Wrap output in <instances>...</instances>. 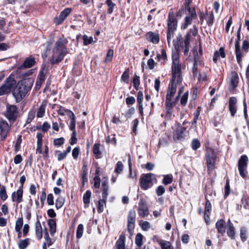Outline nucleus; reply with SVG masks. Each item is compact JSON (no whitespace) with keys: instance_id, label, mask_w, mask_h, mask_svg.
I'll return each mask as SVG.
<instances>
[{"instance_id":"nucleus-1","label":"nucleus","mask_w":249,"mask_h":249,"mask_svg":"<svg viewBox=\"0 0 249 249\" xmlns=\"http://www.w3.org/2000/svg\"><path fill=\"white\" fill-rule=\"evenodd\" d=\"M68 41L66 39L59 38L55 43L52 50V54L50 59L52 64H56L60 63L64 56L68 53L66 47Z\"/></svg>"},{"instance_id":"nucleus-2","label":"nucleus","mask_w":249,"mask_h":249,"mask_svg":"<svg viewBox=\"0 0 249 249\" xmlns=\"http://www.w3.org/2000/svg\"><path fill=\"white\" fill-rule=\"evenodd\" d=\"M173 43L176 51L172 54V79L174 81H182L181 63L179 60V46L174 40Z\"/></svg>"},{"instance_id":"nucleus-3","label":"nucleus","mask_w":249,"mask_h":249,"mask_svg":"<svg viewBox=\"0 0 249 249\" xmlns=\"http://www.w3.org/2000/svg\"><path fill=\"white\" fill-rule=\"evenodd\" d=\"M34 83L33 78L21 80L14 89L13 94L17 100H21L31 90Z\"/></svg>"},{"instance_id":"nucleus-4","label":"nucleus","mask_w":249,"mask_h":249,"mask_svg":"<svg viewBox=\"0 0 249 249\" xmlns=\"http://www.w3.org/2000/svg\"><path fill=\"white\" fill-rule=\"evenodd\" d=\"M154 181H156V178L153 174H142L140 181V187L142 189L146 190L153 186Z\"/></svg>"},{"instance_id":"nucleus-5","label":"nucleus","mask_w":249,"mask_h":249,"mask_svg":"<svg viewBox=\"0 0 249 249\" xmlns=\"http://www.w3.org/2000/svg\"><path fill=\"white\" fill-rule=\"evenodd\" d=\"M206 164L208 170L212 171L215 167L217 156L214 150L212 148H207L206 152Z\"/></svg>"},{"instance_id":"nucleus-6","label":"nucleus","mask_w":249,"mask_h":249,"mask_svg":"<svg viewBox=\"0 0 249 249\" xmlns=\"http://www.w3.org/2000/svg\"><path fill=\"white\" fill-rule=\"evenodd\" d=\"M182 81L171 79V82L169 84L166 96L165 104H173L172 101V97L174 96L177 91V85H179Z\"/></svg>"},{"instance_id":"nucleus-7","label":"nucleus","mask_w":249,"mask_h":249,"mask_svg":"<svg viewBox=\"0 0 249 249\" xmlns=\"http://www.w3.org/2000/svg\"><path fill=\"white\" fill-rule=\"evenodd\" d=\"M249 162V159L246 155L241 156L238 162V168L240 176L245 178L246 177L247 171V168Z\"/></svg>"},{"instance_id":"nucleus-8","label":"nucleus","mask_w":249,"mask_h":249,"mask_svg":"<svg viewBox=\"0 0 249 249\" xmlns=\"http://www.w3.org/2000/svg\"><path fill=\"white\" fill-rule=\"evenodd\" d=\"M15 84L16 81L13 77L7 78L4 84L0 88V96L9 93Z\"/></svg>"},{"instance_id":"nucleus-9","label":"nucleus","mask_w":249,"mask_h":249,"mask_svg":"<svg viewBox=\"0 0 249 249\" xmlns=\"http://www.w3.org/2000/svg\"><path fill=\"white\" fill-rule=\"evenodd\" d=\"M15 84L16 81L13 77L7 78L4 84L0 88V96L9 93Z\"/></svg>"},{"instance_id":"nucleus-10","label":"nucleus","mask_w":249,"mask_h":249,"mask_svg":"<svg viewBox=\"0 0 249 249\" xmlns=\"http://www.w3.org/2000/svg\"><path fill=\"white\" fill-rule=\"evenodd\" d=\"M187 16L184 18V23L182 26V28L186 29L188 26L192 24L193 19L196 18L197 15L195 8H192L190 12H185Z\"/></svg>"},{"instance_id":"nucleus-11","label":"nucleus","mask_w":249,"mask_h":249,"mask_svg":"<svg viewBox=\"0 0 249 249\" xmlns=\"http://www.w3.org/2000/svg\"><path fill=\"white\" fill-rule=\"evenodd\" d=\"M177 24L178 21L175 17L174 13L172 10H170L169 12L167 19L168 31L174 32L177 29Z\"/></svg>"},{"instance_id":"nucleus-12","label":"nucleus","mask_w":249,"mask_h":249,"mask_svg":"<svg viewBox=\"0 0 249 249\" xmlns=\"http://www.w3.org/2000/svg\"><path fill=\"white\" fill-rule=\"evenodd\" d=\"M10 130V126L7 122H0V139L1 141L5 140Z\"/></svg>"},{"instance_id":"nucleus-13","label":"nucleus","mask_w":249,"mask_h":249,"mask_svg":"<svg viewBox=\"0 0 249 249\" xmlns=\"http://www.w3.org/2000/svg\"><path fill=\"white\" fill-rule=\"evenodd\" d=\"M136 221V212L134 210H130L129 212L127 217V228L129 232H132L135 227Z\"/></svg>"},{"instance_id":"nucleus-14","label":"nucleus","mask_w":249,"mask_h":249,"mask_svg":"<svg viewBox=\"0 0 249 249\" xmlns=\"http://www.w3.org/2000/svg\"><path fill=\"white\" fill-rule=\"evenodd\" d=\"M36 63V60L34 57L30 56L27 57L23 63L19 66L17 69V71L19 72L20 71L27 68H30L35 65Z\"/></svg>"},{"instance_id":"nucleus-15","label":"nucleus","mask_w":249,"mask_h":249,"mask_svg":"<svg viewBox=\"0 0 249 249\" xmlns=\"http://www.w3.org/2000/svg\"><path fill=\"white\" fill-rule=\"evenodd\" d=\"M71 12V9L70 8H65L62 11L58 17H56L54 19V22L56 24H61L67 17Z\"/></svg>"},{"instance_id":"nucleus-16","label":"nucleus","mask_w":249,"mask_h":249,"mask_svg":"<svg viewBox=\"0 0 249 249\" xmlns=\"http://www.w3.org/2000/svg\"><path fill=\"white\" fill-rule=\"evenodd\" d=\"M47 71V70L45 68H42L40 71L36 81V84L35 86L36 90H38L40 89L42 83L45 79V75Z\"/></svg>"},{"instance_id":"nucleus-17","label":"nucleus","mask_w":249,"mask_h":249,"mask_svg":"<svg viewBox=\"0 0 249 249\" xmlns=\"http://www.w3.org/2000/svg\"><path fill=\"white\" fill-rule=\"evenodd\" d=\"M138 213L142 217H144L148 215L149 211L145 201L141 199L138 206Z\"/></svg>"},{"instance_id":"nucleus-18","label":"nucleus","mask_w":249,"mask_h":249,"mask_svg":"<svg viewBox=\"0 0 249 249\" xmlns=\"http://www.w3.org/2000/svg\"><path fill=\"white\" fill-rule=\"evenodd\" d=\"M6 117L10 121H15L17 116V108L16 106L11 105L7 107Z\"/></svg>"},{"instance_id":"nucleus-19","label":"nucleus","mask_w":249,"mask_h":249,"mask_svg":"<svg viewBox=\"0 0 249 249\" xmlns=\"http://www.w3.org/2000/svg\"><path fill=\"white\" fill-rule=\"evenodd\" d=\"M23 189L22 187H19L17 191L14 192L12 194V200L13 202H15L18 204L23 201Z\"/></svg>"},{"instance_id":"nucleus-20","label":"nucleus","mask_w":249,"mask_h":249,"mask_svg":"<svg viewBox=\"0 0 249 249\" xmlns=\"http://www.w3.org/2000/svg\"><path fill=\"white\" fill-rule=\"evenodd\" d=\"M187 127H183L180 124L177 125V128L173 132L174 139L179 140L183 137V134Z\"/></svg>"},{"instance_id":"nucleus-21","label":"nucleus","mask_w":249,"mask_h":249,"mask_svg":"<svg viewBox=\"0 0 249 249\" xmlns=\"http://www.w3.org/2000/svg\"><path fill=\"white\" fill-rule=\"evenodd\" d=\"M190 37L191 36L189 33H188L185 36V39L184 40V43L182 45H180L183 50L184 55L188 56L189 52V45L190 43Z\"/></svg>"},{"instance_id":"nucleus-22","label":"nucleus","mask_w":249,"mask_h":249,"mask_svg":"<svg viewBox=\"0 0 249 249\" xmlns=\"http://www.w3.org/2000/svg\"><path fill=\"white\" fill-rule=\"evenodd\" d=\"M236 102L235 97H231L229 99V109L232 117H234L236 113Z\"/></svg>"},{"instance_id":"nucleus-23","label":"nucleus","mask_w":249,"mask_h":249,"mask_svg":"<svg viewBox=\"0 0 249 249\" xmlns=\"http://www.w3.org/2000/svg\"><path fill=\"white\" fill-rule=\"evenodd\" d=\"M102 198L107 200V196L108 195V186L107 178L104 177L103 178L102 183Z\"/></svg>"},{"instance_id":"nucleus-24","label":"nucleus","mask_w":249,"mask_h":249,"mask_svg":"<svg viewBox=\"0 0 249 249\" xmlns=\"http://www.w3.org/2000/svg\"><path fill=\"white\" fill-rule=\"evenodd\" d=\"M215 228L218 234L224 235L226 231V222L223 219H220L215 224Z\"/></svg>"},{"instance_id":"nucleus-25","label":"nucleus","mask_w":249,"mask_h":249,"mask_svg":"<svg viewBox=\"0 0 249 249\" xmlns=\"http://www.w3.org/2000/svg\"><path fill=\"white\" fill-rule=\"evenodd\" d=\"M230 83L233 89L237 87L239 82L238 74L235 71H231L229 75Z\"/></svg>"},{"instance_id":"nucleus-26","label":"nucleus","mask_w":249,"mask_h":249,"mask_svg":"<svg viewBox=\"0 0 249 249\" xmlns=\"http://www.w3.org/2000/svg\"><path fill=\"white\" fill-rule=\"evenodd\" d=\"M227 226V235L231 239H234L235 236V229L233 224L231 222L230 219L228 221Z\"/></svg>"},{"instance_id":"nucleus-27","label":"nucleus","mask_w":249,"mask_h":249,"mask_svg":"<svg viewBox=\"0 0 249 249\" xmlns=\"http://www.w3.org/2000/svg\"><path fill=\"white\" fill-rule=\"evenodd\" d=\"M146 38L149 41L154 44H157L160 41L159 34H154L152 32H149L146 34Z\"/></svg>"},{"instance_id":"nucleus-28","label":"nucleus","mask_w":249,"mask_h":249,"mask_svg":"<svg viewBox=\"0 0 249 249\" xmlns=\"http://www.w3.org/2000/svg\"><path fill=\"white\" fill-rule=\"evenodd\" d=\"M37 138V147L36 149V153L42 154V138L43 135L41 133L38 132L36 134Z\"/></svg>"},{"instance_id":"nucleus-29","label":"nucleus","mask_w":249,"mask_h":249,"mask_svg":"<svg viewBox=\"0 0 249 249\" xmlns=\"http://www.w3.org/2000/svg\"><path fill=\"white\" fill-rule=\"evenodd\" d=\"M157 242L160 245L161 249H174V247L169 241L157 239Z\"/></svg>"},{"instance_id":"nucleus-30","label":"nucleus","mask_w":249,"mask_h":249,"mask_svg":"<svg viewBox=\"0 0 249 249\" xmlns=\"http://www.w3.org/2000/svg\"><path fill=\"white\" fill-rule=\"evenodd\" d=\"M88 169H87V163L86 162H83V165L82 168V171L81 176L82 179V183L84 185L85 182L88 181Z\"/></svg>"},{"instance_id":"nucleus-31","label":"nucleus","mask_w":249,"mask_h":249,"mask_svg":"<svg viewBox=\"0 0 249 249\" xmlns=\"http://www.w3.org/2000/svg\"><path fill=\"white\" fill-rule=\"evenodd\" d=\"M125 237L124 234L120 235L119 239L116 242L117 249H124Z\"/></svg>"},{"instance_id":"nucleus-32","label":"nucleus","mask_w":249,"mask_h":249,"mask_svg":"<svg viewBox=\"0 0 249 249\" xmlns=\"http://www.w3.org/2000/svg\"><path fill=\"white\" fill-rule=\"evenodd\" d=\"M212 206L210 201L208 199H206L205 206L204 216L206 222L209 219V215L211 213Z\"/></svg>"},{"instance_id":"nucleus-33","label":"nucleus","mask_w":249,"mask_h":249,"mask_svg":"<svg viewBox=\"0 0 249 249\" xmlns=\"http://www.w3.org/2000/svg\"><path fill=\"white\" fill-rule=\"evenodd\" d=\"M157 57L158 61H160L162 64H165L167 61V56L166 51L164 49H161V53H157Z\"/></svg>"},{"instance_id":"nucleus-34","label":"nucleus","mask_w":249,"mask_h":249,"mask_svg":"<svg viewBox=\"0 0 249 249\" xmlns=\"http://www.w3.org/2000/svg\"><path fill=\"white\" fill-rule=\"evenodd\" d=\"M100 144L96 143L93 145L92 151L96 159H100L101 157L102 151L100 150Z\"/></svg>"},{"instance_id":"nucleus-35","label":"nucleus","mask_w":249,"mask_h":249,"mask_svg":"<svg viewBox=\"0 0 249 249\" xmlns=\"http://www.w3.org/2000/svg\"><path fill=\"white\" fill-rule=\"evenodd\" d=\"M49 227V231L50 234L53 235L56 232V223L55 221L53 219H50L48 221Z\"/></svg>"},{"instance_id":"nucleus-36","label":"nucleus","mask_w":249,"mask_h":249,"mask_svg":"<svg viewBox=\"0 0 249 249\" xmlns=\"http://www.w3.org/2000/svg\"><path fill=\"white\" fill-rule=\"evenodd\" d=\"M46 105L47 104L45 102H42V104L40 105L37 110L36 114L37 117L41 118L43 117L45 112Z\"/></svg>"},{"instance_id":"nucleus-37","label":"nucleus","mask_w":249,"mask_h":249,"mask_svg":"<svg viewBox=\"0 0 249 249\" xmlns=\"http://www.w3.org/2000/svg\"><path fill=\"white\" fill-rule=\"evenodd\" d=\"M166 105V113L165 115V118L166 119L170 120L174 116V114L172 112V107L173 104H165Z\"/></svg>"},{"instance_id":"nucleus-38","label":"nucleus","mask_w":249,"mask_h":249,"mask_svg":"<svg viewBox=\"0 0 249 249\" xmlns=\"http://www.w3.org/2000/svg\"><path fill=\"white\" fill-rule=\"evenodd\" d=\"M235 54L237 61L238 63H240L242 61V58L244 55V50L241 49L240 46L238 47H235Z\"/></svg>"},{"instance_id":"nucleus-39","label":"nucleus","mask_w":249,"mask_h":249,"mask_svg":"<svg viewBox=\"0 0 249 249\" xmlns=\"http://www.w3.org/2000/svg\"><path fill=\"white\" fill-rule=\"evenodd\" d=\"M91 192L88 190L84 194L83 197V202L85 204V207H88L90 203V199L91 197Z\"/></svg>"},{"instance_id":"nucleus-40","label":"nucleus","mask_w":249,"mask_h":249,"mask_svg":"<svg viewBox=\"0 0 249 249\" xmlns=\"http://www.w3.org/2000/svg\"><path fill=\"white\" fill-rule=\"evenodd\" d=\"M36 233L38 239H40L42 237V229L41 224L39 222H36Z\"/></svg>"},{"instance_id":"nucleus-41","label":"nucleus","mask_w":249,"mask_h":249,"mask_svg":"<svg viewBox=\"0 0 249 249\" xmlns=\"http://www.w3.org/2000/svg\"><path fill=\"white\" fill-rule=\"evenodd\" d=\"M69 113L70 114V119H71L69 128H70V129L71 130V131H72V132H73V131H75V118H74V115L71 111H70Z\"/></svg>"},{"instance_id":"nucleus-42","label":"nucleus","mask_w":249,"mask_h":249,"mask_svg":"<svg viewBox=\"0 0 249 249\" xmlns=\"http://www.w3.org/2000/svg\"><path fill=\"white\" fill-rule=\"evenodd\" d=\"M240 236L241 241L243 242H245L248 239V230L245 227H242L240 229Z\"/></svg>"},{"instance_id":"nucleus-43","label":"nucleus","mask_w":249,"mask_h":249,"mask_svg":"<svg viewBox=\"0 0 249 249\" xmlns=\"http://www.w3.org/2000/svg\"><path fill=\"white\" fill-rule=\"evenodd\" d=\"M143 236L142 235L139 233L137 234L135 237V243L138 248L142 247L143 244Z\"/></svg>"},{"instance_id":"nucleus-44","label":"nucleus","mask_w":249,"mask_h":249,"mask_svg":"<svg viewBox=\"0 0 249 249\" xmlns=\"http://www.w3.org/2000/svg\"><path fill=\"white\" fill-rule=\"evenodd\" d=\"M107 200L104 199H101L98 201V205L97 207V210L99 213H102L104 211V207L106 205Z\"/></svg>"},{"instance_id":"nucleus-45","label":"nucleus","mask_w":249,"mask_h":249,"mask_svg":"<svg viewBox=\"0 0 249 249\" xmlns=\"http://www.w3.org/2000/svg\"><path fill=\"white\" fill-rule=\"evenodd\" d=\"M214 19V16L212 11L210 12L209 14H207L206 21L208 26L211 27L212 26Z\"/></svg>"},{"instance_id":"nucleus-46","label":"nucleus","mask_w":249,"mask_h":249,"mask_svg":"<svg viewBox=\"0 0 249 249\" xmlns=\"http://www.w3.org/2000/svg\"><path fill=\"white\" fill-rule=\"evenodd\" d=\"M173 181V176L172 175H166L163 177L162 183L165 185L172 183Z\"/></svg>"},{"instance_id":"nucleus-47","label":"nucleus","mask_w":249,"mask_h":249,"mask_svg":"<svg viewBox=\"0 0 249 249\" xmlns=\"http://www.w3.org/2000/svg\"><path fill=\"white\" fill-rule=\"evenodd\" d=\"M29 239L26 238L24 240H21L18 243V248L19 249H26L29 244Z\"/></svg>"},{"instance_id":"nucleus-48","label":"nucleus","mask_w":249,"mask_h":249,"mask_svg":"<svg viewBox=\"0 0 249 249\" xmlns=\"http://www.w3.org/2000/svg\"><path fill=\"white\" fill-rule=\"evenodd\" d=\"M84 231V226L82 224L78 225L76 230V238L80 239L82 237Z\"/></svg>"},{"instance_id":"nucleus-49","label":"nucleus","mask_w":249,"mask_h":249,"mask_svg":"<svg viewBox=\"0 0 249 249\" xmlns=\"http://www.w3.org/2000/svg\"><path fill=\"white\" fill-rule=\"evenodd\" d=\"M65 202V199L62 196H59L56 200L55 207L57 209L61 208L64 205Z\"/></svg>"},{"instance_id":"nucleus-50","label":"nucleus","mask_w":249,"mask_h":249,"mask_svg":"<svg viewBox=\"0 0 249 249\" xmlns=\"http://www.w3.org/2000/svg\"><path fill=\"white\" fill-rule=\"evenodd\" d=\"M0 197L3 201L6 200L8 197L6 189L4 186H2L0 189Z\"/></svg>"},{"instance_id":"nucleus-51","label":"nucleus","mask_w":249,"mask_h":249,"mask_svg":"<svg viewBox=\"0 0 249 249\" xmlns=\"http://www.w3.org/2000/svg\"><path fill=\"white\" fill-rule=\"evenodd\" d=\"M113 55H114V51L113 49H110L107 53V54L106 55V58H105V62H110L112 59V57L113 56Z\"/></svg>"},{"instance_id":"nucleus-52","label":"nucleus","mask_w":249,"mask_h":249,"mask_svg":"<svg viewBox=\"0 0 249 249\" xmlns=\"http://www.w3.org/2000/svg\"><path fill=\"white\" fill-rule=\"evenodd\" d=\"M65 139L64 138L61 137L59 138L55 139L53 140V145L56 147H59L64 144Z\"/></svg>"},{"instance_id":"nucleus-53","label":"nucleus","mask_w":249,"mask_h":249,"mask_svg":"<svg viewBox=\"0 0 249 249\" xmlns=\"http://www.w3.org/2000/svg\"><path fill=\"white\" fill-rule=\"evenodd\" d=\"M193 74L194 77H196L197 76V73L198 71V63L197 61V58L196 57H195L194 62V66L193 68Z\"/></svg>"},{"instance_id":"nucleus-54","label":"nucleus","mask_w":249,"mask_h":249,"mask_svg":"<svg viewBox=\"0 0 249 249\" xmlns=\"http://www.w3.org/2000/svg\"><path fill=\"white\" fill-rule=\"evenodd\" d=\"M83 43L85 45L91 44L93 41V37L85 35L83 36Z\"/></svg>"},{"instance_id":"nucleus-55","label":"nucleus","mask_w":249,"mask_h":249,"mask_svg":"<svg viewBox=\"0 0 249 249\" xmlns=\"http://www.w3.org/2000/svg\"><path fill=\"white\" fill-rule=\"evenodd\" d=\"M129 70L128 69H126L123 73L121 78L124 83L128 84L129 82Z\"/></svg>"},{"instance_id":"nucleus-56","label":"nucleus","mask_w":249,"mask_h":249,"mask_svg":"<svg viewBox=\"0 0 249 249\" xmlns=\"http://www.w3.org/2000/svg\"><path fill=\"white\" fill-rule=\"evenodd\" d=\"M35 70L33 69L29 70L26 72H23L20 75L21 78L28 79V77L31 76L34 72Z\"/></svg>"},{"instance_id":"nucleus-57","label":"nucleus","mask_w":249,"mask_h":249,"mask_svg":"<svg viewBox=\"0 0 249 249\" xmlns=\"http://www.w3.org/2000/svg\"><path fill=\"white\" fill-rule=\"evenodd\" d=\"M189 93L188 92H185L183 95L181 97L180 99V104L182 106H185L187 103L188 100Z\"/></svg>"},{"instance_id":"nucleus-58","label":"nucleus","mask_w":249,"mask_h":249,"mask_svg":"<svg viewBox=\"0 0 249 249\" xmlns=\"http://www.w3.org/2000/svg\"><path fill=\"white\" fill-rule=\"evenodd\" d=\"M200 111L201 107H198L197 108V110L194 113V118L192 122L193 124H195L197 122V121L200 115Z\"/></svg>"},{"instance_id":"nucleus-59","label":"nucleus","mask_w":249,"mask_h":249,"mask_svg":"<svg viewBox=\"0 0 249 249\" xmlns=\"http://www.w3.org/2000/svg\"><path fill=\"white\" fill-rule=\"evenodd\" d=\"M106 3L108 6V13L109 14H111L113 12L115 4L111 0H107Z\"/></svg>"},{"instance_id":"nucleus-60","label":"nucleus","mask_w":249,"mask_h":249,"mask_svg":"<svg viewBox=\"0 0 249 249\" xmlns=\"http://www.w3.org/2000/svg\"><path fill=\"white\" fill-rule=\"evenodd\" d=\"M133 84L134 87L136 89H138L139 86H140V77L137 76V75H135L134 76V78L133 79Z\"/></svg>"},{"instance_id":"nucleus-61","label":"nucleus","mask_w":249,"mask_h":249,"mask_svg":"<svg viewBox=\"0 0 249 249\" xmlns=\"http://www.w3.org/2000/svg\"><path fill=\"white\" fill-rule=\"evenodd\" d=\"M193 0H184V9L185 12L191 11L192 8L190 7V4L192 2Z\"/></svg>"},{"instance_id":"nucleus-62","label":"nucleus","mask_w":249,"mask_h":249,"mask_svg":"<svg viewBox=\"0 0 249 249\" xmlns=\"http://www.w3.org/2000/svg\"><path fill=\"white\" fill-rule=\"evenodd\" d=\"M56 153L57 154V160L58 161H60L64 159L67 156L66 153L63 151V152H60L59 151H56Z\"/></svg>"},{"instance_id":"nucleus-63","label":"nucleus","mask_w":249,"mask_h":249,"mask_svg":"<svg viewBox=\"0 0 249 249\" xmlns=\"http://www.w3.org/2000/svg\"><path fill=\"white\" fill-rule=\"evenodd\" d=\"M140 225L141 226L142 230L145 231L148 230L150 228V223L146 221L140 223Z\"/></svg>"},{"instance_id":"nucleus-64","label":"nucleus","mask_w":249,"mask_h":249,"mask_svg":"<svg viewBox=\"0 0 249 249\" xmlns=\"http://www.w3.org/2000/svg\"><path fill=\"white\" fill-rule=\"evenodd\" d=\"M249 49V41L248 40H245L243 41L242 46V49L244 50L245 53H247Z\"/></svg>"}]
</instances>
